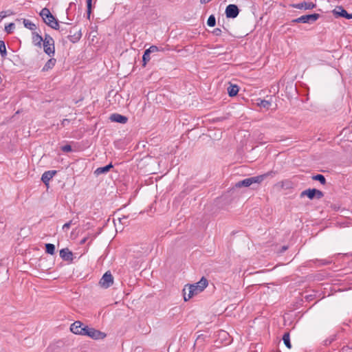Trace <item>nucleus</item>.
Listing matches in <instances>:
<instances>
[{
    "label": "nucleus",
    "mask_w": 352,
    "mask_h": 352,
    "mask_svg": "<svg viewBox=\"0 0 352 352\" xmlns=\"http://www.w3.org/2000/svg\"><path fill=\"white\" fill-rule=\"evenodd\" d=\"M40 16L43 19L44 23L54 30H58L60 26L58 21L52 14L50 10L47 8H44L41 10L39 13Z\"/></svg>",
    "instance_id": "f257e3e1"
},
{
    "label": "nucleus",
    "mask_w": 352,
    "mask_h": 352,
    "mask_svg": "<svg viewBox=\"0 0 352 352\" xmlns=\"http://www.w3.org/2000/svg\"><path fill=\"white\" fill-rule=\"evenodd\" d=\"M272 173V172H268L265 174L258 175L256 177H252L246 178L243 180L239 181L235 184L236 188H241V187H249L252 184H260L263 181V179L270 175Z\"/></svg>",
    "instance_id": "f03ea898"
},
{
    "label": "nucleus",
    "mask_w": 352,
    "mask_h": 352,
    "mask_svg": "<svg viewBox=\"0 0 352 352\" xmlns=\"http://www.w3.org/2000/svg\"><path fill=\"white\" fill-rule=\"evenodd\" d=\"M300 196L301 198L306 196L310 199H313L314 198L320 199L323 197L324 193L321 190L316 188H308L302 191Z\"/></svg>",
    "instance_id": "7ed1b4c3"
},
{
    "label": "nucleus",
    "mask_w": 352,
    "mask_h": 352,
    "mask_svg": "<svg viewBox=\"0 0 352 352\" xmlns=\"http://www.w3.org/2000/svg\"><path fill=\"white\" fill-rule=\"evenodd\" d=\"M320 17L319 14H311L302 15L298 18L294 19L292 21V23H312L317 21Z\"/></svg>",
    "instance_id": "20e7f679"
},
{
    "label": "nucleus",
    "mask_w": 352,
    "mask_h": 352,
    "mask_svg": "<svg viewBox=\"0 0 352 352\" xmlns=\"http://www.w3.org/2000/svg\"><path fill=\"white\" fill-rule=\"evenodd\" d=\"M113 283V277L109 271L105 272L99 281L100 285L104 289L111 287Z\"/></svg>",
    "instance_id": "39448f33"
},
{
    "label": "nucleus",
    "mask_w": 352,
    "mask_h": 352,
    "mask_svg": "<svg viewBox=\"0 0 352 352\" xmlns=\"http://www.w3.org/2000/svg\"><path fill=\"white\" fill-rule=\"evenodd\" d=\"M208 280L202 277L201 280L194 285H190V289H192L197 294L204 291V289L208 286Z\"/></svg>",
    "instance_id": "423d86ee"
},
{
    "label": "nucleus",
    "mask_w": 352,
    "mask_h": 352,
    "mask_svg": "<svg viewBox=\"0 0 352 352\" xmlns=\"http://www.w3.org/2000/svg\"><path fill=\"white\" fill-rule=\"evenodd\" d=\"M226 15L227 18H236L239 13V9L234 4H230L226 8Z\"/></svg>",
    "instance_id": "0eeeda50"
},
{
    "label": "nucleus",
    "mask_w": 352,
    "mask_h": 352,
    "mask_svg": "<svg viewBox=\"0 0 352 352\" xmlns=\"http://www.w3.org/2000/svg\"><path fill=\"white\" fill-rule=\"evenodd\" d=\"M87 336H88L92 339L100 340V339H104L107 336V335L104 332H102V331L97 330L94 328L90 327Z\"/></svg>",
    "instance_id": "6e6552de"
},
{
    "label": "nucleus",
    "mask_w": 352,
    "mask_h": 352,
    "mask_svg": "<svg viewBox=\"0 0 352 352\" xmlns=\"http://www.w3.org/2000/svg\"><path fill=\"white\" fill-rule=\"evenodd\" d=\"M60 256L63 260L66 261L72 262L74 259L72 252L67 248L60 250Z\"/></svg>",
    "instance_id": "1a4fd4ad"
},
{
    "label": "nucleus",
    "mask_w": 352,
    "mask_h": 352,
    "mask_svg": "<svg viewBox=\"0 0 352 352\" xmlns=\"http://www.w3.org/2000/svg\"><path fill=\"white\" fill-rule=\"evenodd\" d=\"M57 173L56 170H47L45 171L41 176V181L48 187L49 182Z\"/></svg>",
    "instance_id": "9d476101"
},
{
    "label": "nucleus",
    "mask_w": 352,
    "mask_h": 352,
    "mask_svg": "<svg viewBox=\"0 0 352 352\" xmlns=\"http://www.w3.org/2000/svg\"><path fill=\"white\" fill-rule=\"evenodd\" d=\"M291 6L297 9H302L305 10H312L316 7V5L312 2H302L300 3L292 4Z\"/></svg>",
    "instance_id": "9b49d317"
},
{
    "label": "nucleus",
    "mask_w": 352,
    "mask_h": 352,
    "mask_svg": "<svg viewBox=\"0 0 352 352\" xmlns=\"http://www.w3.org/2000/svg\"><path fill=\"white\" fill-rule=\"evenodd\" d=\"M333 12L337 16L344 17L347 19H352V14H349L342 7H336Z\"/></svg>",
    "instance_id": "f8f14e48"
},
{
    "label": "nucleus",
    "mask_w": 352,
    "mask_h": 352,
    "mask_svg": "<svg viewBox=\"0 0 352 352\" xmlns=\"http://www.w3.org/2000/svg\"><path fill=\"white\" fill-rule=\"evenodd\" d=\"M109 119L112 122L121 124H125L128 120V118L126 116L120 115L119 113L111 114Z\"/></svg>",
    "instance_id": "ddd939ff"
},
{
    "label": "nucleus",
    "mask_w": 352,
    "mask_h": 352,
    "mask_svg": "<svg viewBox=\"0 0 352 352\" xmlns=\"http://www.w3.org/2000/svg\"><path fill=\"white\" fill-rule=\"evenodd\" d=\"M83 327V323L79 320L75 321L70 326V330L72 333L80 335L82 331V328Z\"/></svg>",
    "instance_id": "4468645a"
},
{
    "label": "nucleus",
    "mask_w": 352,
    "mask_h": 352,
    "mask_svg": "<svg viewBox=\"0 0 352 352\" xmlns=\"http://www.w3.org/2000/svg\"><path fill=\"white\" fill-rule=\"evenodd\" d=\"M184 298L185 301L188 300L193 296L197 295L192 289H190V285H186L183 289Z\"/></svg>",
    "instance_id": "2eb2a0df"
},
{
    "label": "nucleus",
    "mask_w": 352,
    "mask_h": 352,
    "mask_svg": "<svg viewBox=\"0 0 352 352\" xmlns=\"http://www.w3.org/2000/svg\"><path fill=\"white\" fill-rule=\"evenodd\" d=\"M32 40L34 45L41 47V44L43 41V37L37 32H32Z\"/></svg>",
    "instance_id": "dca6fc26"
},
{
    "label": "nucleus",
    "mask_w": 352,
    "mask_h": 352,
    "mask_svg": "<svg viewBox=\"0 0 352 352\" xmlns=\"http://www.w3.org/2000/svg\"><path fill=\"white\" fill-rule=\"evenodd\" d=\"M111 168H113V165L111 164H109L103 167H99V168H96V170L94 171V174L96 176H98L101 174H105L107 172H109Z\"/></svg>",
    "instance_id": "f3484780"
},
{
    "label": "nucleus",
    "mask_w": 352,
    "mask_h": 352,
    "mask_svg": "<svg viewBox=\"0 0 352 352\" xmlns=\"http://www.w3.org/2000/svg\"><path fill=\"white\" fill-rule=\"evenodd\" d=\"M43 48L44 52L49 56L54 55L55 50H54V43L51 44L50 43H43Z\"/></svg>",
    "instance_id": "a211bd4d"
},
{
    "label": "nucleus",
    "mask_w": 352,
    "mask_h": 352,
    "mask_svg": "<svg viewBox=\"0 0 352 352\" xmlns=\"http://www.w3.org/2000/svg\"><path fill=\"white\" fill-rule=\"evenodd\" d=\"M239 92V87L236 85L230 84L228 87V93L230 96L233 97L237 95Z\"/></svg>",
    "instance_id": "6ab92c4d"
},
{
    "label": "nucleus",
    "mask_w": 352,
    "mask_h": 352,
    "mask_svg": "<svg viewBox=\"0 0 352 352\" xmlns=\"http://www.w3.org/2000/svg\"><path fill=\"white\" fill-rule=\"evenodd\" d=\"M56 62V60L55 58H50L49 59L47 63L45 64L44 67L42 69L43 72L48 71L49 69L54 67Z\"/></svg>",
    "instance_id": "aec40b11"
},
{
    "label": "nucleus",
    "mask_w": 352,
    "mask_h": 352,
    "mask_svg": "<svg viewBox=\"0 0 352 352\" xmlns=\"http://www.w3.org/2000/svg\"><path fill=\"white\" fill-rule=\"evenodd\" d=\"M82 36V34H81V32L80 30L75 32L73 35H69L68 36V38L69 40L72 42V43H76L77 41H78L80 40V38H81Z\"/></svg>",
    "instance_id": "412c9836"
},
{
    "label": "nucleus",
    "mask_w": 352,
    "mask_h": 352,
    "mask_svg": "<svg viewBox=\"0 0 352 352\" xmlns=\"http://www.w3.org/2000/svg\"><path fill=\"white\" fill-rule=\"evenodd\" d=\"M283 340L287 349H292V344L290 342V336L289 332H286L283 334Z\"/></svg>",
    "instance_id": "4be33fe9"
},
{
    "label": "nucleus",
    "mask_w": 352,
    "mask_h": 352,
    "mask_svg": "<svg viewBox=\"0 0 352 352\" xmlns=\"http://www.w3.org/2000/svg\"><path fill=\"white\" fill-rule=\"evenodd\" d=\"M23 23L24 26L26 28H28V29H29V30H30L32 31L35 30L36 28V25L34 23L31 22L28 19H23Z\"/></svg>",
    "instance_id": "5701e85b"
},
{
    "label": "nucleus",
    "mask_w": 352,
    "mask_h": 352,
    "mask_svg": "<svg viewBox=\"0 0 352 352\" xmlns=\"http://www.w3.org/2000/svg\"><path fill=\"white\" fill-rule=\"evenodd\" d=\"M45 252L46 253L53 255L55 253V245L52 243L45 244Z\"/></svg>",
    "instance_id": "b1692460"
},
{
    "label": "nucleus",
    "mask_w": 352,
    "mask_h": 352,
    "mask_svg": "<svg viewBox=\"0 0 352 352\" xmlns=\"http://www.w3.org/2000/svg\"><path fill=\"white\" fill-rule=\"evenodd\" d=\"M0 54L2 58H5L7 55L6 45L3 41H0Z\"/></svg>",
    "instance_id": "393cba45"
},
{
    "label": "nucleus",
    "mask_w": 352,
    "mask_h": 352,
    "mask_svg": "<svg viewBox=\"0 0 352 352\" xmlns=\"http://www.w3.org/2000/svg\"><path fill=\"white\" fill-rule=\"evenodd\" d=\"M312 179L316 181H318L321 184L324 185L326 184V179L324 175L318 174L312 177Z\"/></svg>",
    "instance_id": "a878e982"
},
{
    "label": "nucleus",
    "mask_w": 352,
    "mask_h": 352,
    "mask_svg": "<svg viewBox=\"0 0 352 352\" xmlns=\"http://www.w3.org/2000/svg\"><path fill=\"white\" fill-rule=\"evenodd\" d=\"M150 54L151 53L147 50L144 51L142 56L143 66H145L146 64L151 60Z\"/></svg>",
    "instance_id": "bb28decb"
},
{
    "label": "nucleus",
    "mask_w": 352,
    "mask_h": 352,
    "mask_svg": "<svg viewBox=\"0 0 352 352\" xmlns=\"http://www.w3.org/2000/svg\"><path fill=\"white\" fill-rule=\"evenodd\" d=\"M258 104L261 107L269 109L271 105V102L266 100H261V102L258 103Z\"/></svg>",
    "instance_id": "cd10ccee"
},
{
    "label": "nucleus",
    "mask_w": 352,
    "mask_h": 352,
    "mask_svg": "<svg viewBox=\"0 0 352 352\" xmlns=\"http://www.w3.org/2000/svg\"><path fill=\"white\" fill-rule=\"evenodd\" d=\"M207 24L210 27H214L216 24V19L214 15H210L207 21Z\"/></svg>",
    "instance_id": "c85d7f7f"
},
{
    "label": "nucleus",
    "mask_w": 352,
    "mask_h": 352,
    "mask_svg": "<svg viewBox=\"0 0 352 352\" xmlns=\"http://www.w3.org/2000/svg\"><path fill=\"white\" fill-rule=\"evenodd\" d=\"M147 50L151 54V53H154V52H160V51H164V48L158 47L157 46H155V45H152L148 49H147Z\"/></svg>",
    "instance_id": "c756f323"
},
{
    "label": "nucleus",
    "mask_w": 352,
    "mask_h": 352,
    "mask_svg": "<svg viewBox=\"0 0 352 352\" xmlns=\"http://www.w3.org/2000/svg\"><path fill=\"white\" fill-rule=\"evenodd\" d=\"M316 263H318V266L321 265H327L331 263V261L329 259H321V260H316L315 261Z\"/></svg>",
    "instance_id": "7c9ffc66"
},
{
    "label": "nucleus",
    "mask_w": 352,
    "mask_h": 352,
    "mask_svg": "<svg viewBox=\"0 0 352 352\" xmlns=\"http://www.w3.org/2000/svg\"><path fill=\"white\" fill-rule=\"evenodd\" d=\"M13 12L8 10H6V11H1L0 12V17H1V19L6 17L7 16H10V15H12L13 14Z\"/></svg>",
    "instance_id": "2f4dec72"
},
{
    "label": "nucleus",
    "mask_w": 352,
    "mask_h": 352,
    "mask_svg": "<svg viewBox=\"0 0 352 352\" xmlns=\"http://www.w3.org/2000/svg\"><path fill=\"white\" fill-rule=\"evenodd\" d=\"M43 42L45 43H50L51 44H54V39L48 34H45Z\"/></svg>",
    "instance_id": "473e14b6"
},
{
    "label": "nucleus",
    "mask_w": 352,
    "mask_h": 352,
    "mask_svg": "<svg viewBox=\"0 0 352 352\" xmlns=\"http://www.w3.org/2000/svg\"><path fill=\"white\" fill-rule=\"evenodd\" d=\"M72 224H75L74 223H73V220H71L69 222L65 223L62 228L63 230L67 232Z\"/></svg>",
    "instance_id": "72a5a7b5"
},
{
    "label": "nucleus",
    "mask_w": 352,
    "mask_h": 352,
    "mask_svg": "<svg viewBox=\"0 0 352 352\" xmlns=\"http://www.w3.org/2000/svg\"><path fill=\"white\" fill-rule=\"evenodd\" d=\"M89 329H90L89 327H88L87 325L83 324V327L82 328V331L80 332V336H87Z\"/></svg>",
    "instance_id": "f704fd0d"
},
{
    "label": "nucleus",
    "mask_w": 352,
    "mask_h": 352,
    "mask_svg": "<svg viewBox=\"0 0 352 352\" xmlns=\"http://www.w3.org/2000/svg\"><path fill=\"white\" fill-rule=\"evenodd\" d=\"M86 3H87V15H88V18H89L91 11L92 0H86Z\"/></svg>",
    "instance_id": "c9c22d12"
},
{
    "label": "nucleus",
    "mask_w": 352,
    "mask_h": 352,
    "mask_svg": "<svg viewBox=\"0 0 352 352\" xmlns=\"http://www.w3.org/2000/svg\"><path fill=\"white\" fill-rule=\"evenodd\" d=\"M126 220H127V217H126V216H123L122 217L118 218V221L122 225H126L128 223Z\"/></svg>",
    "instance_id": "e433bc0d"
},
{
    "label": "nucleus",
    "mask_w": 352,
    "mask_h": 352,
    "mask_svg": "<svg viewBox=\"0 0 352 352\" xmlns=\"http://www.w3.org/2000/svg\"><path fill=\"white\" fill-rule=\"evenodd\" d=\"M72 150V146L69 144L65 145L62 147V151L64 152H70Z\"/></svg>",
    "instance_id": "4c0bfd02"
},
{
    "label": "nucleus",
    "mask_w": 352,
    "mask_h": 352,
    "mask_svg": "<svg viewBox=\"0 0 352 352\" xmlns=\"http://www.w3.org/2000/svg\"><path fill=\"white\" fill-rule=\"evenodd\" d=\"M14 28V24L11 23L6 26V30L10 33L11 32L12 30Z\"/></svg>",
    "instance_id": "58836bf2"
},
{
    "label": "nucleus",
    "mask_w": 352,
    "mask_h": 352,
    "mask_svg": "<svg viewBox=\"0 0 352 352\" xmlns=\"http://www.w3.org/2000/svg\"><path fill=\"white\" fill-rule=\"evenodd\" d=\"M222 33V30L220 28H215L212 31V34L215 36H220Z\"/></svg>",
    "instance_id": "ea45409f"
},
{
    "label": "nucleus",
    "mask_w": 352,
    "mask_h": 352,
    "mask_svg": "<svg viewBox=\"0 0 352 352\" xmlns=\"http://www.w3.org/2000/svg\"><path fill=\"white\" fill-rule=\"evenodd\" d=\"M70 122V120L69 119H63L61 122V125L63 126H65L67 125H68Z\"/></svg>",
    "instance_id": "a19ab883"
},
{
    "label": "nucleus",
    "mask_w": 352,
    "mask_h": 352,
    "mask_svg": "<svg viewBox=\"0 0 352 352\" xmlns=\"http://www.w3.org/2000/svg\"><path fill=\"white\" fill-rule=\"evenodd\" d=\"M87 241V238H84L80 241V244H84Z\"/></svg>",
    "instance_id": "79ce46f5"
},
{
    "label": "nucleus",
    "mask_w": 352,
    "mask_h": 352,
    "mask_svg": "<svg viewBox=\"0 0 352 352\" xmlns=\"http://www.w3.org/2000/svg\"><path fill=\"white\" fill-rule=\"evenodd\" d=\"M287 249V246H283L282 248V251H285Z\"/></svg>",
    "instance_id": "37998d69"
},
{
    "label": "nucleus",
    "mask_w": 352,
    "mask_h": 352,
    "mask_svg": "<svg viewBox=\"0 0 352 352\" xmlns=\"http://www.w3.org/2000/svg\"><path fill=\"white\" fill-rule=\"evenodd\" d=\"M188 292H186V297H188Z\"/></svg>",
    "instance_id": "c03bdc74"
}]
</instances>
